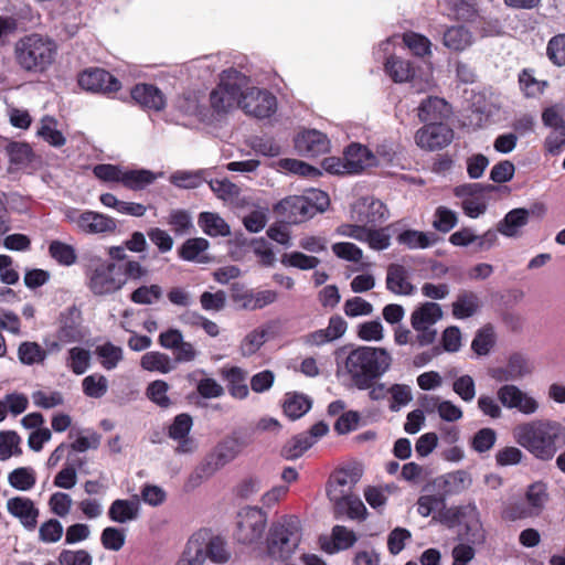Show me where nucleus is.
Returning a JSON list of instances; mask_svg holds the SVG:
<instances>
[{
    "mask_svg": "<svg viewBox=\"0 0 565 565\" xmlns=\"http://www.w3.org/2000/svg\"><path fill=\"white\" fill-rule=\"evenodd\" d=\"M530 220L527 209L518 207L509 211L498 224V232L505 237H518L521 235V228Z\"/></svg>",
    "mask_w": 565,
    "mask_h": 565,
    "instance_id": "obj_28",
    "label": "nucleus"
},
{
    "mask_svg": "<svg viewBox=\"0 0 565 565\" xmlns=\"http://www.w3.org/2000/svg\"><path fill=\"white\" fill-rule=\"evenodd\" d=\"M6 152L10 163L18 168L28 166L33 159L32 148L25 142L11 141L7 145Z\"/></svg>",
    "mask_w": 565,
    "mask_h": 565,
    "instance_id": "obj_48",
    "label": "nucleus"
},
{
    "mask_svg": "<svg viewBox=\"0 0 565 565\" xmlns=\"http://www.w3.org/2000/svg\"><path fill=\"white\" fill-rule=\"evenodd\" d=\"M396 241L401 245L407 246L409 249L427 248L437 242L435 233H426L416 230H405L399 233Z\"/></svg>",
    "mask_w": 565,
    "mask_h": 565,
    "instance_id": "obj_43",
    "label": "nucleus"
},
{
    "mask_svg": "<svg viewBox=\"0 0 565 565\" xmlns=\"http://www.w3.org/2000/svg\"><path fill=\"white\" fill-rule=\"evenodd\" d=\"M21 438L14 430L0 431V459H9L13 456H20Z\"/></svg>",
    "mask_w": 565,
    "mask_h": 565,
    "instance_id": "obj_55",
    "label": "nucleus"
},
{
    "mask_svg": "<svg viewBox=\"0 0 565 565\" xmlns=\"http://www.w3.org/2000/svg\"><path fill=\"white\" fill-rule=\"evenodd\" d=\"M130 95L142 108L160 111L166 107L163 93L152 84H137L131 88Z\"/></svg>",
    "mask_w": 565,
    "mask_h": 565,
    "instance_id": "obj_22",
    "label": "nucleus"
},
{
    "mask_svg": "<svg viewBox=\"0 0 565 565\" xmlns=\"http://www.w3.org/2000/svg\"><path fill=\"white\" fill-rule=\"evenodd\" d=\"M329 500L333 502L334 518L347 514L350 519H356L358 509L360 507V498L356 495L344 494L343 491L329 489Z\"/></svg>",
    "mask_w": 565,
    "mask_h": 565,
    "instance_id": "obj_33",
    "label": "nucleus"
},
{
    "mask_svg": "<svg viewBox=\"0 0 565 565\" xmlns=\"http://www.w3.org/2000/svg\"><path fill=\"white\" fill-rule=\"evenodd\" d=\"M386 288L395 295L409 296L415 287L408 281V273L403 265L391 264L387 267Z\"/></svg>",
    "mask_w": 565,
    "mask_h": 565,
    "instance_id": "obj_30",
    "label": "nucleus"
},
{
    "mask_svg": "<svg viewBox=\"0 0 565 565\" xmlns=\"http://www.w3.org/2000/svg\"><path fill=\"white\" fill-rule=\"evenodd\" d=\"M498 401L507 408H518L521 413L532 415L537 412V401L514 384H504L497 391Z\"/></svg>",
    "mask_w": 565,
    "mask_h": 565,
    "instance_id": "obj_14",
    "label": "nucleus"
},
{
    "mask_svg": "<svg viewBox=\"0 0 565 565\" xmlns=\"http://www.w3.org/2000/svg\"><path fill=\"white\" fill-rule=\"evenodd\" d=\"M140 503L138 497L132 499H116L108 509V518L113 522L127 523L139 518Z\"/></svg>",
    "mask_w": 565,
    "mask_h": 565,
    "instance_id": "obj_27",
    "label": "nucleus"
},
{
    "mask_svg": "<svg viewBox=\"0 0 565 565\" xmlns=\"http://www.w3.org/2000/svg\"><path fill=\"white\" fill-rule=\"evenodd\" d=\"M311 406L312 401L310 397L297 392L287 393L282 404L285 415L292 420L306 415Z\"/></svg>",
    "mask_w": 565,
    "mask_h": 565,
    "instance_id": "obj_39",
    "label": "nucleus"
},
{
    "mask_svg": "<svg viewBox=\"0 0 565 565\" xmlns=\"http://www.w3.org/2000/svg\"><path fill=\"white\" fill-rule=\"evenodd\" d=\"M280 263L287 267L310 270L315 269L320 264V259L316 256H309L301 252H291L282 254Z\"/></svg>",
    "mask_w": 565,
    "mask_h": 565,
    "instance_id": "obj_52",
    "label": "nucleus"
},
{
    "mask_svg": "<svg viewBox=\"0 0 565 565\" xmlns=\"http://www.w3.org/2000/svg\"><path fill=\"white\" fill-rule=\"evenodd\" d=\"M301 541L300 521L295 515L274 522L266 537L267 554L280 561L288 559Z\"/></svg>",
    "mask_w": 565,
    "mask_h": 565,
    "instance_id": "obj_6",
    "label": "nucleus"
},
{
    "mask_svg": "<svg viewBox=\"0 0 565 565\" xmlns=\"http://www.w3.org/2000/svg\"><path fill=\"white\" fill-rule=\"evenodd\" d=\"M266 330L254 329L241 342L239 352L244 358L255 354L266 342Z\"/></svg>",
    "mask_w": 565,
    "mask_h": 565,
    "instance_id": "obj_56",
    "label": "nucleus"
},
{
    "mask_svg": "<svg viewBox=\"0 0 565 565\" xmlns=\"http://www.w3.org/2000/svg\"><path fill=\"white\" fill-rule=\"evenodd\" d=\"M253 441V428H238L225 437L216 448V459H234Z\"/></svg>",
    "mask_w": 565,
    "mask_h": 565,
    "instance_id": "obj_16",
    "label": "nucleus"
},
{
    "mask_svg": "<svg viewBox=\"0 0 565 565\" xmlns=\"http://www.w3.org/2000/svg\"><path fill=\"white\" fill-rule=\"evenodd\" d=\"M162 297V288L159 285L140 286L130 295V300L137 305H151Z\"/></svg>",
    "mask_w": 565,
    "mask_h": 565,
    "instance_id": "obj_61",
    "label": "nucleus"
},
{
    "mask_svg": "<svg viewBox=\"0 0 565 565\" xmlns=\"http://www.w3.org/2000/svg\"><path fill=\"white\" fill-rule=\"evenodd\" d=\"M454 139V130L444 122H429L419 128L415 135L416 145L426 151L440 150Z\"/></svg>",
    "mask_w": 565,
    "mask_h": 565,
    "instance_id": "obj_11",
    "label": "nucleus"
},
{
    "mask_svg": "<svg viewBox=\"0 0 565 565\" xmlns=\"http://www.w3.org/2000/svg\"><path fill=\"white\" fill-rule=\"evenodd\" d=\"M267 525V514L260 508L246 507L237 514L235 540L244 545L262 542Z\"/></svg>",
    "mask_w": 565,
    "mask_h": 565,
    "instance_id": "obj_8",
    "label": "nucleus"
},
{
    "mask_svg": "<svg viewBox=\"0 0 565 565\" xmlns=\"http://www.w3.org/2000/svg\"><path fill=\"white\" fill-rule=\"evenodd\" d=\"M226 461H201L184 482L185 492H191L221 469Z\"/></svg>",
    "mask_w": 565,
    "mask_h": 565,
    "instance_id": "obj_37",
    "label": "nucleus"
},
{
    "mask_svg": "<svg viewBox=\"0 0 565 565\" xmlns=\"http://www.w3.org/2000/svg\"><path fill=\"white\" fill-rule=\"evenodd\" d=\"M458 222L457 213L446 206H438L434 214L433 226L441 233L451 231Z\"/></svg>",
    "mask_w": 565,
    "mask_h": 565,
    "instance_id": "obj_59",
    "label": "nucleus"
},
{
    "mask_svg": "<svg viewBox=\"0 0 565 565\" xmlns=\"http://www.w3.org/2000/svg\"><path fill=\"white\" fill-rule=\"evenodd\" d=\"M355 221L367 227H375L388 217L386 205L379 199L365 198L361 200L355 210Z\"/></svg>",
    "mask_w": 565,
    "mask_h": 565,
    "instance_id": "obj_17",
    "label": "nucleus"
},
{
    "mask_svg": "<svg viewBox=\"0 0 565 565\" xmlns=\"http://www.w3.org/2000/svg\"><path fill=\"white\" fill-rule=\"evenodd\" d=\"M205 558L209 557L212 562L215 563H225L230 555L225 550V543L220 536L210 537V532L207 531V540L204 545Z\"/></svg>",
    "mask_w": 565,
    "mask_h": 565,
    "instance_id": "obj_58",
    "label": "nucleus"
},
{
    "mask_svg": "<svg viewBox=\"0 0 565 565\" xmlns=\"http://www.w3.org/2000/svg\"><path fill=\"white\" fill-rule=\"evenodd\" d=\"M77 83L81 88L95 94H111L121 88L120 81L108 71L100 67H89L78 74Z\"/></svg>",
    "mask_w": 565,
    "mask_h": 565,
    "instance_id": "obj_10",
    "label": "nucleus"
},
{
    "mask_svg": "<svg viewBox=\"0 0 565 565\" xmlns=\"http://www.w3.org/2000/svg\"><path fill=\"white\" fill-rule=\"evenodd\" d=\"M392 356L384 348L361 345L353 349L344 361L351 386L365 391L391 367Z\"/></svg>",
    "mask_w": 565,
    "mask_h": 565,
    "instance_id": "obj_2",
    "label": "nucleus"
},
{
    "mask_svg": "<svg viewBox=\"0 0 565 565\" xmlns=\"http://www.w3.org/2000/svg\"><path fill=\"white\" fill-rule=\"evenodd\" d=\"M56 120L51 116H45L42 119L41 127L38 130V135L46 141L50 146L60 148L66 143V138L63 134L57 130Z\"/></svg>",
    "mask_w": 565,
    "mask_h": 565,
    "instance_id": "obj_50",
    "label": "nucleus"
},
{
    "mask_svg": "<svg viewBox=\"0 0 565 565\" xmlns=\"http://www.w3.org/2000/svg\"><path fill=\"white\" fill-rule=\"evenodd\" d=\"M513 436L537 459H552L565 446V426L551 419H535L519 425Z\"/></svg>",
    "mask_w": 565,
    "mask_h": 565,
    "instance_id": "obj_1",
    "label": "nucleus"
},
{
    "mask_svg": "<svg viewBox=\"0 0 565 565\" xmlns=\"http://www.w3.org/2000/svg\"><path fill=\"white\" fill-rule=\"evenodd\" d=\"M7 509L26 530L32 531L36 527L40 511L31 499L13 497L8 500Z\"/></svg>",
    "mask_w": 565,
    "mask_h": 565,
    "instance_id": "obj_21",
    "label": "nucleus"
},
{
    "mask_svg": "<svg viewBox=\"0 0 565 565\" xmlns=\"http://www.w3.org/2000/svg\"><path fill=\"white\" fill-rule=\"evenodd\" d=\"M548 500L547 486L542 481L530 484L522 499L523 502L529 503L530 516L532 518L541 515Z\"/></svg>",
    "mask_w": 565,
    "mask_h": 565,
    "instance_id": "obj_31",
    "label": "nucleus"
},
{
    "mask_svg": "<svg viewBox=\"0 0 565 565\" xmlns=\"http://www.w3.org/2000/svg\"><path fill=\"white\" fill-rule=\"evenodd\" d=\"M49 254L62 266H71L76 263V250L72 245L61 241H52L49 245Z\"/></svg>",
    "mask_w": 565,
    "mask_h": 565,
    "instance_id": "obj_51",
    "label": "nucleus"
},
{
    "mask_svg": "<svg viewBox=\"0 0 565 565\" xmlns=\"http://www.w3.org/2000/svg\"><path fill=\"white\" fill-rule=\"evenodd\" d=\"M248 83V77L235 68L222 72L218 85L210 94L211 107L218 118L241 107L242 92Z\"/></svg>",
    "mask_w": 565,
    "mask_h": 565,
    "instance_id": "obj_5",
    "label": "nucleus"
},
{
    "mask_svg": "<svg viewBox=\"0 0 565 565\" xmlns=\"http://www.w3.org/2000/svg\"><path fill=\"white\" fill-rule=\"evenodd\" d=\"M164 220L166 224H168L178 236L189 234L194 227L191 213L184 209L171 210Z\"/></svg>",
    "mask_w": 565,
    "mask_h": 565,
    "instance_id": "obj_45",
    "label": "nucleus"
},
{
    "mask_svg": "<svg viewBox=\"0 0 565 565\" xmlns=\"http://www.w3.org/2000/svg\"><path fill=\"white\" fill-rule=\"evenodd\" d=\"M448 9L459 21L475 22L479 18V9L475 0H448Z\"/></svg>",
    "mask_w": 565,
    "mask_h": 565,
    "instance_id": "obj_47",
    "label": "nucleus"
},
{
    "mask_svg": "<svg viewBox=\"0 0 565 565\" xmlns=\"http://www.w3.org/2000/svg\"><path fill=\"white\" fill-rule=\"evenodd\" d=\"M230 298L238 309L255 311L274 303L278 294L275 290L254 291L243 282H233L230 287Z\"/></svg>",
    "mask_w": 565,
    "mask_h": 565,
    "instance_id": "obj_9",
    "label": "nucleus"
},
{
    "mask_svg": "<svg viewBox=\"0 0 565 565\" xmlns=\"http://www.w3.org/2000/svg\"><path fill=\"white\" fill-rule=\"evenodd\" d=\"M125 541L126 535L124 529L107 526L100 534L102 545L109 551H119L125 545Z\"/></svg>",
    "mask_w": 565,
    "mask_h": 565,
    "instance_id": "obj_62",
    "label": "nucleus"
},
{
    "mask_svg": "<svg viewBox=\"0 0 565 565\" xmlns=\"http://www.w3.org/2000/svg\"><path fill=\"white\" fill-rule=\"evenodd\" d=\"M327 135L316 129L306 130L295 138V148L302 156L317 157L329 150Z\"/></svg>",
    "mask_w": 565,
    "mask_h": 565,
    "instance_id": "obj_20",
    "label": "nucleus"
},
{
    "mask_svg": "<svg viewBox=\"0 0 565 565\" xmlns=\"http://www.w3.org/2000/svg\"><path fill=\"white\" fill-rule=\"evenodd\" d=\"M18 358L22 364L33 365L45 360L46 351L36 342L25 341L19 345Z\"/></svg>",
    "mask_w": 565,
    "mask_h": 565,
    "instance_id": "obj_53",
    "label": "nucleus"
},
{
    "mask_svg": "<svg viewBox=\"0 0 565 565\" xmlns=\"http://www.w3.org/2000/svg\"><path fill=\"white\" fill-rule=\"evenodd\" d=\"M343 157L349 169L347 170L348 174H359L366 168L377 164L373 152L367 147L358 142L349 145L344 149Z\"/></svg>",
    "mask_w": 565,
    "mask_h": 565,
    "instance_id": "obj_18",
    "label": "nucleus"
},
{
    "mask_svg": "<svg viewBox=\"0 0 565 565\" xmlns=\"http://www.w3.org/2000/svg\"><path fill=\"white\" fill-rule=\"evenodd\" d=\"M222 375L228 382V392L234 398L244 399L248 396V386L245 384L246 372L243 369L238 366L224 369Z\"/></svg>",
    "mask_w": 565,
    "mask_h": 565,
    "instance_id": "obj_42",
    "label": "nucleus"
},
{
    "mask_svg": "<svg viewBox=\"0 0 565 565\" xmlns=\"http://www.w3.org/2000/svg\"><path fill=\"white\" fill-rule=\"evenodd\" d=\"M384 68L395 83L412 81L415 75L412 63L395 55L386 58Z\"/></svg>",
    "mask_w": 565,
    "mask_h": 565,
    "instance_id": "obj_41",
    "label": "nucleus"
},
{
    "mask_svg": "<svg viewBox=\"0 0 565 565\" xmlns=\"http://www.w3.org/2000/svg\"><path fill=\"white\" fill-rule=\"evenodd\" d=\"M443 44L451 52L460 53L468 50L475 42L473 33L465 25L447 26L443 32Z\"/></svg>",
    "mask_w": 565,
    "mask_h": 565,
    "instance_id": "obj_26",
    "label": "nucleus"
},
{
    "mask_svg": "<svg viewBox=\"0 0 565 565\" xmlns=\"http://www.w3.org/2000/svg\"><path fill=\"white\" fill-rule=\"evenodd\" d=\"M115 218L94 211H84L78 220V230L85 234H105L116 231Z\"/></svg>",
    "mask_w": 565,
    "mask_h": 565,
    "instance_id": "obj_23",
    "label": "nucleus"
},
{
    "mask_svg": "<svg viewBox=\"0 0 565 565\" xmlns=\"http://www.w3.org/2000/svg\"><path fill=\"white\" fill-rule=\"evenodd\" d=\"M362 476V467L358 461H353V465L349 468H341L333 471L326 486L327 495L329 497V489L338 490V487H345L348 484H355Z\"/></svg>",
    "mask_w": 565,
    "mask_h": 565,
    "instance_id": "obj_38",
    "label": "nucleus"
},
{
    "mask_svg": "<svg viewBox=\"0 0 565 565\" xmlns=\"http://www.w3.org/2000/svg\"><path fill=\"white\" fill-rule=\"evenodd\" d=\"M158 177L159 174L148 169H125L121 184L124 188L131 191H142L154 183Z\"/></svg>",
    "mask_w": 565,
    "mask_h": 565,
    "instance_id": "obj_36",
    "label": "nucleus"
},
{
    "mask_svg": "<svg viewBox=\"0 0 565 565\" xmlns=\"http://www.w3.org/2000/svg\"><path fill=\"white\" fill-rule=\"evenodd\" d=\"M57 50V43L49 35L30 33L14 43L13 56L22 71L43 74L55 62Z\"/></svg>",
    "mask_w": 565,
    "mask_h": 565,
    "instance_id": "obj_3",
    "label": "nucleus"
},
{
    "mask_svg": "<svg viewBox=\"0 0 565 565\" xmlns=\"http://www.w3.org/2000/svg\"><path fill=\"white\" fill-rule=\"evenodd\" d=\"M443 317V310L437 302H425L417 307L411 316V323L415 330H422L424 327H431Z\"/></svg>",
    "mask_w": 565,
    "mask_h": 565,
    "instance_id": "obj_32",
    "label": "nucleus"
},
{
    "mask_svg": "<svg viewBox=\"0 0 565 565\" xmlns=\"http://www.w3.org/2000/svg\"><path fill=\"white\" fill-rule=\"evenodd\" d=\"M140 365L150 372L169 373L175 369L174 362L166 353L159 351L147 352L141 356Z\"/></svg>",
    "mask_w": 565,
    "mask_h": 565,
    "instance_id": "obj_44",
    "label": "nucleus"
},
{
    "mask_svg": "<svg viewBox=\"0 0 565 565\" xmlns=\"http://www.w3.org/2000/svg\"><path fill=\"white\" fill-rule=\"evenodd\" d=\"M497 440V433L494 429L486 427L479 429L473 437L471 438L470 446L471 448L479 452H486L490 450Z\"/></svg>",
    "mask_w": 565,
    "mask_h": 565,
    "instance_id": "obj_63",
    "label": "nucleus"
},
{
    "mask_svg": "<svg viewBox=\"0 0 565 565\" xmlns=\"http://www.w3.org/2000/svg\"><path fill=\"white\" fill-rule=\"evenodd\" d=\"M207 540V530L193 533L175 565H203L205 561L204 545Z\"/></svg>",
    "mask_w": 565,
    "mask_h": 565,
    "instance_id": "obj_25",
    "label": "nucleus"
},
{
    "mask_svg": "<svg viewBox=\"0 0 565 565\" xmlns=\"http://www.w3.org/2000/svg\"><path fill=\"white\" fill-rule=\"evenodd\" d=\"M531 372L532 369L530 367L527 360L520 353H513L510 355L507 365L503 367L492 369L490 371V376L497 382L508 384L509 382L524 377Z\"/></svg>",
    "mask_w": 565,
    "mask_h": 565,
    "instance_id": "obj_19",
    "label": "nucleus"
},
{
    "mask_svg": "<svg viewBox=\"0 0 565 565\" xmlns=\"http://www.w3.org/2000/svg\"><path fill=\"white\" fill-rule=\"evenodd\" d=\"M36 473L31 467H20L9 475V483L17 490L28 491L34 487Z\"/></svg>",
    "mask_w": 565,
    "mask_h": 565,
    "instance_id": "obj_54",
    "label": "nucleus"
},
{
    "mask_svg": "<svg viewBox=\"0 0 565 565\" xmlns=\"http://www.w3.org/2000/svg\"><path fill=\"white\" fill-rule=\"evenodd\" d=\"M241 108L256 118H268L276 111L277 99L271 93L253 87L242 92Z\"/></svg>",
    "mask_w": 565,
    "mask_h": 565,
    "instance_id": "obj_13",
    "label": "nucleus"
},
{
    "mask_svg": "<svg viewBox=\"0 0 565 565\" xmlns=\"http://www.w3.org/2000/svg\"><path fill=\"white\" fill-rule=\"evenodd\" d=\"M198 224L209 236H228L231 234L230 225L217 214L213 212H201L198 217Z\"/></svg>",
    "mask_w": 565,
    "mask_h": 565,
    "instance_id": "obj_40",
    "label": "nucleus"
},
{
    "mask_svg": "<svg viewBox=\"0 0 565 565\" xmlns=\"http://www.w3.org/2000/svg\"><path fill=\"white\" fill-rule=\"evenodd\" d=\"M205 174V170L175 171L170 175V182L180 189H195L206 181Z\"/></svg>",
    "mask_w": 565,
    "mask_h": 565,
    "instance_id": "obj_49",
    "label": "nucleus"
},
{
    "mask_svg": "<svg viewBox=\"0 0 565 565\" xmlns=\"http://www.w3.org/2000/svg\"><path fill=\"white\" fill-rule=\"evenodd\" d=\"M438 516L440 523L449 529L460 526L458 539L468 543L480 545L486 541V532L479 519L475 504L446 508L441 505Z\"/></svg>",
    "mask_w": 565,
    "mask_h": 565,
    "instance_id": "obj_4",
    "label": "nucleus"
},
{
    "mask_svg": "<svg viewBox=\"0 0 565 565\" xmlns=\"http://www.w3.org/2000/svg\"><path fill=\"white\" fill-rule=\"evenodd\" d=\"M60 328L57 330V339L62 342L70 343L78 341L82 338L81 332V310L75 306L68 307L60 313Z\"/></svg>",
    "mask_w": 565,
    "mask_h": 565,
    "instance_id": "obj_24",
    "label": "nucleus"
},
{
    "mask_svg": "<svg viewBox=\"0 0 565 565\" xmlns=\"http://www.w3.org/2000/svg\"><path fill=\"white\" fill-rule=\"evenodd\" d=\"M417 115L422 122H443L448 116V104L443 98L429 96L422 100Z\"/></svg>",
    "mask_w": 565,
    "mask_h": 565,
    "instance_id": "obj_29",
    "label": "nucleus"
},
{
    "mask_svg": "<svg viewBox=\"0 0 565 565\" xmlns=\"http://www.w3.org/2000/svg\"><path fill=\"white\" fill-rule=\"evenodd\" d=\"M495 344V333L491 324H486L479 329L471 342L472 351L479 355H488Z\"/></svg>",
    "mask_w": 565,
    "mask_h": 565,
    "instance_id": "obj_46",
    "label": "nucleus"
},
{
    "mask_svg": "<svg viewBox=\"0 0 565 565\" xmlns=\"http://www.w3.org/2000/svg\"><path fill=\"white\" fill-rule=\"evenodd\" d=\"M88 288L95 296H106L125 286L119 263L98 258L88 275Z\"/></svg>",
    "mask_w": 565,
    "mask_h": 565,
    "instance_id": "obj_7",
    "label": "nucleus"
},
{
    "mask_svg": "<svg viewBox=\"0 0 565 565\" xmlns=\"http://www.w3.org/2000/svg\"><path fill=\"white\" fill-rule=\"evenodd\" d=\"M96 354L102 359L100 363L106 370L115 369L122 360V349L111 342L97 347Z\"/></svg>",
    "mask_w": 565,
    "mask_h": 565,
    "instance_id": "obj_57",
    "label": "nucleus"
},
{
    "mask_svg": "<svg viewBox=\"0 0 565 565\" xmlns=\"http://www.w3.org/2000/svg\"><path fill=\"white\" fill-rule=\"evenodd\" d=\"M274 212L289 224H298L313 217L309 201L303 195H290L280 200L274 205Z\"/></svg>",
    "mask_w": 565,
    "mask_h": 565,
    "instance_id": "obj_15",
    "label": "nucleus"
},
{
    "mask_svg": "<svg viewBox=\"0 0 565 565\" xmlns=\"http://www.w3.org/2000/svg\"><path fill=\"white\" fill-rule=\"evenodd\" d=\"M452 316L456 319H467L475 316L480 307L481 302L478 295L470 290H461L456 300L451 305Z\"/></svg>",
    "mask_w": 565,
    "mask_h": 565,
    "instance_id": "obj_34",
    "label": "nucleus"
},
{
    "mask_svg": "<svg viewBox=\"0 0 565 565\" xmlns=\"http://www.w3.org/2000/svg\"><path fill=\"white\" fill-rule=\"evenodd\" d=\"M83 392L93 398L103 397L108 388V381L104 375L93 374L83 380Z\"/></svg>",
    "mask_w": 565,
    "mask_h": 565,
    "instance_id": "obj_60",
    "label": "nucleus"
},
{
    "mask_svg": "<svg viewBox=\"0 0 565 565\" xmlns=\"http://www.w3.org/2000/svg\"><path fill=\"white\" fill-rule=\"evenodd\" d=\"M57 561L61 565H93V557L86 550H63Z\"/></svg>",
    "mask_w": 565,
    "mask_h": 565,
    "instance_id": "obj_64",
    "label": "nucleus"
},
{
    "mask_svg": "<svg viewBox=\"0 0 565 565\" xmlns=\"http://www.w3.org/2000/svg\"><path fill=\"white\" fill-rule=\"evenodd\" d=\"M210 243L203 237L188 238L178 249V256L186 262L207 263L210 258L204 254Z\"/></svg>",
    "mask_w": 565,
    "mask_h": 565,
    "instance_id": "obj_35",
    "label": "nucleus"
},
{
    "mask_svg": "<svg viewBox=\"0 0 565 565\" xmlns=\"http://www.w3.org/2000/svg\"><path fill=\"white\" fill-rule=\"evenodd\" d=\"M329 431V425L320 420L312 425L308 431L300 433L290 438L282 447L285 459H298L310 449L321 437Z\"/></svg>",
    "mask_w": 565,
    "mask_h": 565,
    "instance_id": "obj_12",
    "label": "nucleus"
}]
</instances>
